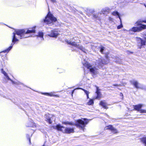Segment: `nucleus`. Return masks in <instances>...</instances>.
I'll return each mask as SVG.
<instances>
[{
	"label": "nucleus",
	"instance_id": "nucleus-1",
	"mask_svg": "<svg viewBox=\"0 0 146 146\" xmlns=\"http://www.w3.org/2000/svg\"><path fill=\"white\" fill-rule=\"evenodd\" d=\"M36 27H34L32 29H28L26 32L24 29L18 30L15 31V32L13 33V35L12 40V43L11 46H10L7 49L3 51V52H7L12 49L13 45L15 43L19 41V39L17 38L15 36L17 35L19 36L20 39L23 38H27L30 36V35H28V34L35 33V28Z\"/></svg>",
	"mask_w": 146,
	"mask_h": 146
},
{
	"label": "nucleus",
	"instance_id": "nucleus-2",
	"mask_svg": "<svg viewBox=\"0 0 146 146\" xmlns=\"http://www.w3.org/2000/svg\"><path fill=\"white\" fill-rule=\"evenodd\" d=\"M89 122L88 120L86 118L77 120L75 123L68 121L62 122V123L66 125H75L81 129L84 130L86 125Z\"/></svg>",
	"mask_w": 146,
	"mask_h": 146
},
{
	"label": "nucleus",
	"instance_id": "nucleus-3",
	"mask_svg": "<svg viewBox=\"0 0 146 146\" xmlns=\"http://www.w3.org/2000/svg\"><path fill=\"white\" fill-rule=\"evenodd\" d=\"M1 72L4 74V79L5 80L6 82H7V80H9L13 84H15L16 85H21L24 86H25L23 83L20 82L18 81H13L9 77L7 74L3 70V68L1 69Z\"/></svg>",
	"mask_w": 146,
	"mask_h": 146
},
{
	"label": "nucleus",
	"instance_id": "nucleus-4",
	"mask_svg": "<svg viewBox=\"0 0 146 146\" xmlns=\"http://www.w3.org/2000/svg\"><path fill=\"white\" fill-rule=\"evenodd\" d=\"M101 53L105 54L106 60L102 59H101V64H106L109 62V58L108 55L109 54V52L106 50V48L104 47L101 46Z\"/></svg>",
	"mask_w": 146,
	"mask_h": 146
},
{
	"label": "nucleus",
	"instance_id": "nucleus-5",
	"mask_svg": "<svg viewBox=\"0 0 146 146\" xmlns=\"http://www.w3.org/2000/svg\"><path fill=\"white\" fill-rule=\"evenodd\" d=\"M83 65L90 69L91 73L93 74L96 75L98 73V70L95 67H93L92 65L86 61L83 63Z\"/></svg>",
	"mask_w": 146,
	"mask_h": 146
},
{
	"label": "nucleus",
	"instance_id": "nucleus-6",
	"mask_svg": "<svg viewBox=\"0 0 146 146\" xmlns=\"http://www.w3.org/2000/svg\"><path fill=\"white\" fill-rule=\"evenodd\" d=\"M56 18L49 13H48L47 16L45 17V19L44 20V23L47 24H51L53 22H56Z\"/></svg>",
	"mask_w": 146,
	"mask_h": 146
},
{
	"label": "nucleus",
	"instance_id": "nucleus-7",
	"mask_svg": "<svg viewBox=\"0 0 146 146\" xmlns=\"http://www.w3.org/2000/svg\"><path fill=\"white\" fill-rule=\"evenodd\" d=\"M135 24L137 26L140 25V27H133L130 29L129 30V31H132L134 32H139L143 29H146V25L141 24L140 22H137Z\"/></svg>",
	"mask_w": 146,
	"mask_h": 146
},
{
	"label": "nucleus",
	"instance_id": "nucleus-8",
	"mask_svg": "<svg viewBox=\"0 0 146 146\" xmlns=\"http://www.w3.org/2000/svg\"><path fill=\"white\" fill-rule=\"evenodd\" d=\"M130 82L131 84L133 85L136 88L146 90V86L139 84L137 81L135 80H132Z\"/></svg>",
	"mask_w": 146,
	"mask_h": 146
},
{
	"label": "nucleus",
	"instance_id": "nucleus-9",
	"mask_svg": "<svg viewBox=\"0 0 146 146\" xmlns=\"http://www.w3.org/2000/svg\"><path fill=\"white\" fill-rule=\"evenodd\" d=\"M66 42L68 43V44H70L72 46L78 48L84 52L86 53V50L83 47V46H81L80 45H78L75 42H71L70 40L69 41L67 40Z\"/></svg>",
	"mask_w": 146,
	"mask_h": 146
},
{
	"label": "nucleus",
	"instance_id": "nucleus-10",
	"mask_svg": "<svg viewBox=\"0 0 146 146\" xmlns=\"http://www.w3.org/2000/svg\"><path fill=\"white\" fill-rule=\"evenodd\" d=\"M58 34V32L54 30L51 31L50 34H48V35L51 37L56 38Z\"/></svg>",
	"mask_w": 146,
	"mask_h": 146
},
{
	"label": "nucleus",
	"instance_id": "nucleus-11",
	"mask_svg": "<svg viewBox=\"0 0 146 146\" xmlns=\"http://www.w3.org/2000/svg\"><path fill=\"white\" fill-rule=\"evenodd\" d=\"M106 129H109L111 130V132L114 133H118V131L117 129L114 128L112 125H109L108 126Z\"/></svg>",
	"mask_w": 146,
	"mask_h": 146
},
{
	"label": "nucleus",
	"instance_id": "nucleus-12",
	"mask_svg": "<svg viewBox=\"0 0 146 146\" xmlns=\"http://www.w3.org/2000/svg\"><path fill=\"white\" fill-rule=\"evenodd\" d=\"M143 106V104H139L138 105L133 106V108L135 110L140 111L141 108Z\"/></svg>",
	"mask_w": 146,
	"mask_h": 146
},
{
	"label": "nucleus",
	"instance_id": "nucleus-13",
	"mask_svg": "<svg viewBox=\"0 0 146 146\" xmlns=\"http://www.w3.org/2000/svg\"><path fill=\"white\" fill-rule=\"evenodd\" d=\"M74 132V130L73 128H70L69 127H66L65 128L64 132L67 133H73Z\"/></svg>",
	"mask_w": 146,
	"mask_h": 146
},
{
	"label": "nucleus",
	"instance_id": "nucleus-14",
	"mask_svg": "<svg viewBox=\"0 0 146 146\" xmlns=\"http://www.w3.org/2000/svg\"><path fill=\"white\" fill-rule=\"evenodd\" d=\"M111 11V9L108 7H106L105 9H103L101 11L103 14L107 15Z\"/></svg>",
	"mask_w": 146,
	"mask_h": 146
},
{
	"label": "nucleus",
	"instance_id": "nucleus-15",
	"mask_svg": "<svg viewBox=\"0 0 146 146\" xmlns=\"http://www.w3.org/2000/svg\"><path fill=\"white\" fill-rule=\"evenodd\" d=\"M54 92H51L50 93H43L42 94L45 95L50 96H54L57 97H59V96L57 95H54Z\"/></svg>",
	"mask_w": 146,
	"mask_h": 146
},
{
	"label": "nucleus",
	"instance_id": "nucleus-16",
	"mask_svg": "<svg viewBox=\"0 0 146 146\" xmlns=\"http://www.w3.org/2000/svg\"><path fill=\"white\" fill-rule=\"evenodd\" d=\"M101 106L104 109H107L108 108V105L104 101H101Z\"/></svg>",
	"mask_w": 146,
	"mask_h": 146
},
{
	"label": "nucleus",
	"instance_id": "nucleus-17",
	"mask_svg": "<svg viewBox=\"0 0 146 146\" xmlns=\"http://www.w3.org/2000/svg\"><path fill=\"white\" fill-rule=\"evenodd\" d=\"M145 40H143L141 39L140 38L141 45L140 46H139V48H141L142 46L143 45H145V43L146 41V37L145 38Z\"/></svg>",
	"mask_w": 146,
	"mask_h": 146
},
{
	"label": "nucleus",
	"instance_id": "nucleus-18",
	"mask_svg": "<svg viewBox=\"0 0 146 146\" xmlns=\"http://www.w3.org/2000/svg\"><path fill=\"white\" fill-rule=\"evenodd\" d=\"M96 96L95 98H94V99H100V90L97 87L96 88Z\"/></svg>",
	"mask_w": 146,
	"mask_h": 146
},
{
	"label": "nucleus",
	"instance_id": "nucleus-19",
	"mask_svg": "<svg viewBox=\"0 0 146 146\" xmlns=\"http://www.w3.org/2000/svg\"><path fill=\"white\" fill-rule=\"evenodd\" d=\"M35 125V124L33 122V121L31 120L26 125L27 127H33Z\"/></svg>",
	"mask_w": 146,
	"mask_h": 146
},
{
	"label": "nucleus",
	"instance_id": "nucleus-20",
	"mask_svg": "<svg viewBox=\"0 0 146 146\" xmlns=\"http://www.w3.org/2000/svg\"><path fill=\"white\" fill-rule=\"evenodd\" d=\"M141 143H143L145 146H146V136L142 137L140 139Z\"/></svg>",
	"mask_w": 146,
	"mask_h": 146
},
{
	"label": "nucleus",
	"instance_id": "nucleus-21",
	"mask_svg": "<svg viewBox=\"0 0 146 146\" xmlns=\"http://www.w3.org/2000/svg\"><path fill=\"white\" fill-rule=\"evenodd\" d=\"M43 33L42 32H39L38 33V35H37L38 37H40V38L41 40H43Z\"/></svg>",
	"mask_w": 146,
	"mask_h": 146
},
{
	"label": "nucleus",
	"instance_id": "nucleus-22",
	"mask_svg": "<svg viewBox=\"0 0 146 146\" xmlns=\"http://www.w3.org/2000/svg\"><path fill=\"white\" fill-rule=\"evenodd\" d=\"M56 129L59 131H62V128H64V127L62 126H61L60 124L57 125L56 126Z\"/></svg>",
	"mask_w": 146,
	"mask_h": 146
},
{
	"label": "nucleus",
	"instance_id": "nucleus-23",
	"mask_svg": "<svg viewBox=\"0 0 146 146\" xmlns=\"http://www.w3.org/2000/svg\"><path fill=\"white\" fill-rule=\"evenodd\" d=\"M111 14L114 16H118V18H119L120 20H121V18L119 16V14L117 11H113V12Z\"/></svg>",
	"mask_w": 146,
	"mask_h": 146
},
{
	"label": "nucleus",
	"instance_id": "nucleus-24",
	"mask_svg": "<svg viewBox=\"0 0 146 146\" xmlns=\"http://www.w3.org/2000/svg\"><path fill=\"white\" fill-rule=\"evenodd\" d=\"M81 89H82L84 92L86 94V95L87 97V98L88 99L89 98V92L88 91H87L86 90L84 89H82L81 88Z\"/></svg>",
	"mask_w": 146,
	"mask_h": 146
},
{
	"label": "nucleus",
	"instance_id": "nucleus-25",
	"mask_svg": "<svg viewBox=\"0 0 146 146\" xmlns=\"http://www.w3.org/2000/svg\"><path fill=\"white\" fill-rule=\"evenodd\" d=\"M81 89H82L84 92L86 94V95L87 97V98L88 99L89 98V92L88 91H87L86 90L84 89H82L81 88Z\"/></svg>",
	"mask_w": 146,
	"mask_h": 146
},
{
	"label": "nucleus",
	"instance_id": "nucleus-26",
	"mask_svg": "<svg viewBox=\"0 0 146 146\" xmlns=\"http://www.w3.org/2000/svg\"><path fill=\"white\" fill-rule=\"evenodd\" d=\"M88 104L89 105H92L94 104V101L92 99H90V101L88 102Z\"/></svg>",
	"mask_w": 146,
	"mask_h": 146
},
{
	"label": "nucleus",
	"instance_id": "nucleus-27",
	"mask_svg": "<svg viewBox=\"0 0 146 146\" xmlns=\"http://www.w3.org/2000/svg\"><path fill=\"white\" fill-rule=\"evenodd\" d=\"M120 20V22H121V24L120 25L118 26L117 27V29H120L121 28H122L123 27V25L122 24L121 21V19Z\"/></svg>",
	"mask_w": 146,
	"mask_h": 146
},
{
	"label": "nucleus",
	"instance_id": "nucleus-28",
	"mask_svg": "<svg viewBox=\"0 0 146 146\" xmlns=\"http://www.w3.org/2000/svg\"><path fill=\"white\" fill-rule=\"evenodd\" d=\"M121 59H119V58H117V59L116 62L118 63H121Z\"/></svg>",
	"mask_w": 146,
	"mask_h": 146
},
{
	"label": "nucleus",
	"instance_id": "nucleus-29",
	"mask_svg": "<svg viewBox=\"0 0 146 146\" xmlns=\"http://www.w3.org/2000/svg\"><path fill=\"white\" fill-rule=\"evenodd\" d=\"M46 121L50 124L52 123V121H51L49 117L46 118Z\"/></svg>",
	"mask_w": 146,
	"mask_h": 146
},
{
	"label": "nucleus",
	"instance_id": "nucleus-30",
	"mask_svg": "<svg viewBox=\"0 0 146 146\" xmlns=\"http://www.w3.org/2000/svg\"><path fill=\"white\" fill-rule=\"evenodd\" d=\"M140 112L141 113H146V110L144 109H141V110H140Z\"/></svg>",
	"mask_w": 146,
	"mask_h": 146
},
{
	"label": "nucleus",
	"instance_id": "nucleus-31",
	"mask_svg": "<svg viewBox=\"0 0 146 146\" xmlns=\"http://www.w3.org/2000/svg\"><path fill=\"white\" fill-rule=\"evenodd\" d=\"M93 17L95 18L98 19V15L96 14H94L93 15Z\"/></svg>",
	"mask_w": 146,
	"mask_h": 146
},
{
	"label": "nucleus",
	"instance_id": "nucleus-32",
	"mask_svg": "<svg viewBox=\"0 0 146 146\" xmlns=\"http://www.w3.org/2000/svg\"><path fill=\"white\" fill-rule=\"evenodd\" d=\"M27 138L29 140V142H30V143H31V140H30V137H29V136H28V135H27Z\"/></svg>",
	"mask_w": 146,
	"mask_h": 146
},
{
	"label": "nucleus",
	"instance_id": "nucleus-33",
	"mask_svg": "<svg viewBox=\"0 0 146 146\" xmlns=\"http://www.w3.org/2000/svg\"><path fill=\"white\" fill-rule=\"evenodd\" d=\"M113 86H121V85L120 84L118 85L117 84H115V85H114Z\"/></svg>",
	"mask_w": 146,
	"mask_h": 146
},
{
	"label": "nucleus",
	"instance_id": "nucleus-34",
	"mask_svg": "<svg viewBox=\"0 0 146 146\" xmlns=\"http://www.w3.org/2000/svg\"><path fill=\"white\" fill-rule=\"evenodd\" d=\"M109 20H110V21H112V20H113V19L111 17H109Z\"/></svg>",
	"mask_w": 146,
	"mask_h": 146
},
{
	"label": "nucleus",
	"instance_id": "nucleus-35",
	"mask_svg": "<svg viewBox=\"0 0 146 146\" xmlns=\"http://www.w3.org/2000/svg\"><path fill=\"white\" fill-rule=\"evenodd\" d=\"M51 1L53 2V3H55L56 2V1L55 0H50Z\"/></svg>",
	"mask_w": 146,
	"mask_h": 146
},
{
	"label": "nucleus",
	"instance_id": "nucleus-36",
	"mask_svg": "<svg viewBox=\"0 0 146 146\" xmlns=\"http://www.w3.org/2000/svg\"><path fill=\"white\" fill-rule=\"evenodd\" d=\"M142 22H143L145 23H146V20H144L142 21Z\"/></svg>",
	"mask_w": 146,
	"mask_h": 146
},
{
	"label": "nucleus",
	"instance_id": "nucleus-37",
	"mask_svg": "<svg viewBox=\"0 0 146 146\" xmlns=\"http://www.w3.org/2000/svg\"><path fill=\"white\" fill-rule=\"evenodd\" d=\"M120 96H123V94H122L121 93H120Z\"/></svg>",
	"mask_w": 146,
	"mask_h": 146
},
{
	"label": "nucleus",
	"instance_id": "nucleus-38",
	"mask_svg": "<svg viewBox=\"0 0 146 146\" xmlns=\"http://www.w3.org/2000/svg\"><path fill=\"white\" fill-rule=\"evenodd\" d=\"M74 90L73 91H72V94H73V93L74 92Z\"/></svg>",
	"mask_w": 146,
	"mask_h": 146
},
{
	"label": "nucleus",
	"instance_id": "nucleus-39",
	"mask_svg": "<svg viewBox=\"0 0 146 146\" xmlns=\"http://www.w3.org/2000/svg\"><path fill=\"white\" fill-rule=\"evenodd\" d=\"M99 105H100V103H99Z\"/></svg>",
	"mask_w": 146,
	"mask_h": 146
},
{
	"label": "nucleus",
	"instance_id": "nucleus-40",
	"mask_svg": "<svg viewBox=\"0 0 146 146\" xmlns=\"http://www.w3.org/2000/svg\"><path fill=\"white\" fill-rule=\"evenodd\" d=\"M106 114V115L108 116V115H107V114Z\"/></svg>",
	"mask_w": 146,
	"mask_h": 146
},
{
	"label": "nucleus",
	"instance_id": "nucleus-41",
	"mask_svg": "<svg viewBox=\"0 0 146 146\" xmlns=\"http://www.w3.org/2000/svg\"><path fill=\"white\" fill-rule=\"evenodd\" d=\"M145 7H146V5H145Z\"/></svg>",
	"mask_w": 146,
	"mask_h": 146
},
{
	"label": "nucleus",
	"instance_id": "nucleus-42",
	"mask_svg": "<svg viewBox=\"0 0 146 146\" xmlns=\"http://www.w3.org/2000/svg\"><path fill=\"white\" fill-rule=\"evenodd\" d=\"M42 146H44V145H43Z\"/></svg>",
	"mask_w": 146,
	"mask_h": 146
},
{
	"label": "nucleus",
	"instance_id": "nucleus-43",
	"mask_svg": "<svg viewBox=\"0 0 146 146\" xmlns=\"http://www.w3.org/2000/svg\"><path fill=\"white\" fill-rule=\"evenodd\" d=\"M1 52H0V53H1Z\"/></svg>",
	"mask_w": 146,
	"mask_h": 146
}]
</instances>
